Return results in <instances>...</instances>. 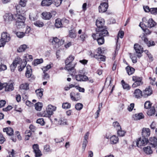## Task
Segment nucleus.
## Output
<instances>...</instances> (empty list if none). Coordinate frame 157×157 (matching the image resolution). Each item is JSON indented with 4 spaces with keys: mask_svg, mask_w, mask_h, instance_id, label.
I'll list each match as a JSON object with an SVG mask.
<instances>
[{
    "mask_svg": "<svg viewBox=\"0 0 157 157\" xmlns=\"http://www.w3.org/2000/svg\"><path fill=\"white\" fill-rule=\"evenodd\" d=\"M28 48L26 44H23L20 46L18 48L17 51L19 52H21L25 51L26 49Z\"/></svg>",
    "mask_w": 157,
    "mask_h": 157,
    "instance_id": "obj_34",
    "label": "nucleus"
},
{
    "mask_svg": "<svg viewBox=\"0 0 157 157\" xmlns=\"http://www.w3.org/2000/svg\"><path fill=\"white\" fill-rule=\"evenodd\" d=\"M132 80L135 82L132 85V87L135 88L143 84V82L142 81V78L141 77L136 76H133L132 77Z\"/></svg>",
    "mask_w": 157,
    "mask_h": 157,
    "instance_id": "obj_7",
    "label": "nucleus"
},
{
    "mask_svg": "<svg viewBox=\"0 0 157 157\" xmlns=\"http://www.w3.org/2000/svg\"><path fill=\"white\" fill-rule=\"evenodd\" d=\"M142 40H143L144 43L146 44L148 47L151 46H154L155 44V42L153 41L148 40L147 38L146 37L142 38Z\"/></svg>",
    "mask_w": 157,
    "mask_h": 157,
    "instance_id": "obj_27",
    "label": "nucleus"
},
{
    "mask_svg": "<svg viewBox=\"0 0 157 157\" xmlns=\"http://www.w3.org/2000/svg\"><path fill=\"white\" fill-rule=\"evenodd\" d=\"M26 0H20L19 4L20 6L23 7L26 6Z\"/></svg>",
    "mask_w": 157,
    "mask_h": 157,
    "instance_id": "obj_58",
    "label": "nucleus"
},
{
    "mask_svg": "<svg viewBox=\"0 0 157 157\" xmlns=\"http://www.w3.org/2000/svg\"><path fill=\"white\" fill-rule=\"evenodd\" d=\"M130 57L132 60V61L133 63H136L137 62V59L136 56L134 55H131Z\"/></svg>",
    "mask_w": 157,
    "mask_h": 157,
    "instance_id": "obj_59",
    "label": "nucleus"
},
{
    "mask_svg": "<svg viewBox=\"0 0 157 157\" xmlns=\"http://www.w3.org/2000/svg\"><path fill=\"white\" fill-rule=\"evenodd\" d=\"M56 109V107L55 106H53L52 105H48L46 108V111H44L42 114V117H49L53 114V112L55 111Z\"/></svg>",
    "mask_w": 157,
    "mask_h": 157,
    "instance_id": "obj_4",
    "label": "nucleus"
},
{
    "mask_svg": "<svg viewBox=\"0 0 157 157\" xmlns=\"http://www.w3.org/2000/svg\"><path fill=\"white\" fill-rule=\"evenodd\" d=\"M139 26L142 28L146 35H149L151 33V31L149 29L147 28H144V27L145 26H144V24L143 22H140L139 24Z\"/></svg>",
    "mask_w": 157,
    "mask_h": 157,
    "instance_id": "obj_26",
    "label": "nucleus"
},
{
    "mask_svg": "<svg viewBox=\"0 0 157 157\" xmlns=\"http://www.w3.org/2000/svg\"><path fill=\"white\" fill-rule=\"evenodd\" d=\"M36 122L42 125H43L45 124V122L44 121V119L42 118L38 119L36 120Z\"/></svg>",
    "mask_w": 157,
    "mask_h": 157,
    "instance_id": "obj_52",
    "label": "nucleus"
},
{
    "mask_svg": "<svg viewBox=\"0 0 157 157\" xmlns=\"http://www.w3.org/2000/svg\"><path fill=\"white\" fill-rule=\"evenodd\" d=\"M134 48L136 51V54L137 56L140 58L141 56V53L143 51V48L138 44H135Z\"/></svg>",
    "mask_w": 157,
    "mask_h": 157,
    "instance_id": "obj_9",
    "label": "nucleus"
},
{
    "mask_svg": "<svg viewBox=\"0 0 157 157\" xmlns=\"http://www.w3.org/2000/svg\"><path fill=\"white\" fill-rule=\"evenodd\" d=\"M32 71L31 66L28 65L26 66V71L25 73V76L28 78H29L31 75Z\"/></svg>",
    "mask_w": 157,
    "mask_h": 157,
    "instance_id": "obj_29",
    "label": "nucleus"
},
{
    "mask_svg": "<svg viewBox=\"0 0 157 157\" xmlns=\"http://www.w3.org/2000/svg\"><path fill=\"white\" fill-rule=\"evenodd\" d=\"M69 36L72 38H75L76 36V34L73 30H71L69 31Z\"/></svg>",
    "mask_w": 157,
    "mask_h": 157,
    "instance_id": "obj_50",
    "label": "nucleus"
},
{
    "mask_svg": "<svg viewBox=\"0 0 157 157\" xmlns=\"http://www.w3.org/2000/svg\"><path fill=\"white\" fill-rule=\"evenodd\" d=\"M74 59L75 57L72 55H70L65 60V69L67 70L71 75H75L76 73L75 67L76 65V63H75L74 64H72V62Z\"/></svg>",
    "mask_w": 157,
    "mask_h": 157,
    "instance_id": "obj_1",
    "label": "nucleus"
},
{
    "mask_svg": "<svg viewBox=\"0 0 157 157\" xmlns=\"http://www.w3.org/2000/svg\"><path fill=\"white\" fill-rule=\"evenodd\" d=\"M144 152L147 154L150 155L152 154L153 151L150 146H147L143 148Z\"/></svg>",
    "mask_w": 157,
    "mask_h": 157,
    "instance_id": "obj_33",
    "label": "nucleus"
},
{
    "mask_svg": "<svg viewBox=\"0 0 157 157\" xmlns=\"http://www.w3.org/2000/svg\"><path fill=\"white\" fill-rule=\"evenodd\" d=\"M62 1V0H54L52 3L56 7H58L60 5Z\"/></svg>",
    "mask_w": 157,
    "mask_h": 157,
    "instance_id": "obj_47",
    "label": "nucleus"
},
{
    "mask_svg": "<svg viewBox=\"0 0 157 157\" xmlns=\"http://www.w3.org/2000/svg\"><path fill=\"white\" fill-rule=\"evenodd\" d=\"M150 134V129L148 128H144L142 130V137L147 138L149 136Z\"/></svg>",
    "mask_w": 157,
    "mask_h": 157,
    "instance_id": "obj_16",
    "label": "nucleus"
},
{
    "mask_svg": "<svg viewBox=\"0 0 157 157\" xmlns=\"http://www.w3.org/2000/svg\"><path fill=\"white\" fill-rule=\"evenodd\" d=\"M117 133L119 136H123L125 133V132L124 131H123L121 130V129L120 130H117Z\"/></svg>",
    "mask_w": 157,
    "mask_h": 157,
    "instance_id": "obj_53",
    "label": "nucleus"
},
{
    "mask_svg": "<svg viewBox=\"0 0 157 157\" xmlns=\"http://www.w3.org/2000/svg\"><path fill=\"white\" fill-rule=\"evenodd\" d=\"M124 35V32L123 31H120L118 33V36L117 37V40L119 39V36L121 38H122Z\"/></svg>",
    "mask_w": 157,
    "mask_h": 157,
    "instance_id": "obj_61",
    "label": "nucleus"
},
{
    "mask_svg": "<svg viewBox=\"0 0 157 157\" xmlns=\"http://www.w3.org/2000/svg\"><path fill=\"white\" fill-rule=\"evenodd\" d=\"M152 93L151 88L150 87L146 88L145 89L143 90L142 92L143 97L144 98H147L151 95Z\"/></svg>",
    "mask_w": 157,
    "mask_h": 157,
    "instance_id": "obj_13",
    "label": "nucleus"
},
{
    "mask_svg": "<svg viewBox=\"0 0 157 157\" xmlns=\"http://www.w3.org/2000/svg\"><path fill=\"white\" fill-rule=\"evenodd\" d=\"M144 115L142 113L136 114L133 117L134 119L136 120H138L144 118Z\"/></svg>",
    "mask_w": 157,
    "mask_h": 157,
    "instance_id": "obj_32",
    "label": "nucleus"
},
{
    "mask_svg": "<svg viewBox=\"0 0 157 157\" xmlns=\"http://www.w3.org/2000/svg\"><path fill=\"white\" fill-rule=\"evenodd\" d=\"M71 106V104L68 102L64 103L62 105V108L65 109H69Z\"/></svg>",
    "mask_w": 157,
    "mask_h": 157,
    "instance_id": "obj_46",
    "label": "nucleus"
},
{
    "mask_svg": "<svg viewBox=\"0 0 157 157\" xmlns=\"http://www.w3.org/2000/svg\"><path fill=\"white\" fill-rule=\"evenodd\" d=\"M83 105L80 103H78L76 104L75 105V109L78 110H80L83 108Z\"/></svg>",
    "mask_w": 157,
    "mask_h": 157,
    "instance_id": "obj_51",
    "label": "nucleus"
},
{
    "mask_svg": "<svg viewBox=\"0 0 157 157\" xmlns=\"http://www.w3.org/2000/svg\"><path fill=\"white\" fill-rule=\"evenodd\" d=\"M21 59L19 57L16 58L13 61V63L10 66L11 70L12 71H13L14 69L17 67V64L20 63L21 62Z\"/></svg>",
    "mask_w": 157,
    "mask_h": 157,
    "instance_id": "obj_10",
    "label": "nucleus"
},
{
    "mask_svg": "<svg viewBox=\"0 0 157 157\" xmlns=\"http://www.w3.org/2000/svg\"><path fill=\"white\" fill-rule=\"evenodd\" d=\"M121 83H122V86L124 89H127V90L130 89V87L129 85L126 83L123 80L121 81Z\"/></svg>",
    "mask_w": 157,
    "mask_h": 157,
    "instance_id": "obj_44",
    "label": "nucleus"
},
{
    "mask_svg": "<svg viewBox=\"0 0 157 157\" xmlns=\"http://www.w3.org/2000/svg\"><path fill=\"white\" fill-rule=\"evenodd\" d=\"M43 89H38L36 90L35 91L37 97L39 99L41 98L43 95Z\"/></svg>",
    "mask_w": 157,
    "mask_h": 157,
    "instance_id": "obj_36",
    "label": "nucleus"
},
{
    "mask_svg": "<svg viewBox=\"0 0 157 157\" xmlns=\"http://www.w3.org/2000/svg\"><path fill=\"white\" fill-rule=\"evenodd\" d=\"M20 88L22 89L27 90L29 89V84L27 83L21 84L20 86Z\"/></svg>",
    "mask_w": 157,
    "mask_h": 157,
    "instance_id": "obj_42",
    "label": "nucleus"
},
{
    "mask_svg": "<svg viewBox=\"0 0 157 157\" xmlns=\"http://www.w3.org/2000/svg\"><path fill=\"white\" fill-rule=\"evenodd\" d=\"M2 86L3 89H4V90L6 91H12L14 89L13 84L12 83L8 84L7 83H4Z\"/></svg>",
    "mask_w": 157,
    "mask_h": 157,
    "instance_id": "obj_17",
    "label": "nucleus"
},
{
    "mask_svg": "<svg viewBox=\"0 0 157 157\" xmlns=\"http://www.w3.org/2000/svg\"><path fill=\"white\" fill-rule=\"evenodd\" d=\"M133 96L138 99L140 98L143 97L142 91L139 89H137L134 90Z\"/></svg>",
    "mask_w": 157,
    "mask_h": 157,
    "instance_id": "obj_18",
    "label": "nucleus"
},
{
    "mask_svg": "<svg viewBox=\"0 0 157 157\" xmlns=\"http://www.w3.org/2000/svg\"><path fill=\"white\" fill-rule=\"evenodd\" d=\"M63 25H67L69 23V21L68 19L64 17L61 19Z\"/></svg>",
    "mask_w": 157,
    "mask_h": 157,
    "instance_id": "obj_45",
    "label": "nucleus"
},
{
    "mask_svg": "<svg viewBox=\"0 0 157 157\" xmlns=\"http://www.w3.org/2000/svg\"><path fill=\"white\" fill-rule=\"evenodd\" d=\"M75 78L78 81H87L88 79L87 76L82 74L76 75Z\"/></svg>",
    "mask_w": 157,
    "mask_h": 157,
    "instance_id": "obj_19",
    "label": "nucleus"
},
{
    "mask_svg": "<svg viewBox=\"0 0 157 157\" xmlns=\"http://www.w3.org/2000/svg\"><path fill=\"white\" fill-rule=\"evenodd\" d=\"M150 12L151 14H157V8H153L150 9Z\"/></svg>",
    "mask_w": 157,
    "mask_h": 157,
    "instance_id": "obj_56",
    "label": "nucleus"
},
{
    "mask_svg": "<svg viewBox=\"0 0 157 157\" xmlns=\"http://www.w3.org/2000/svg\"><path fill=\"white\" fill-rule=\"evenodd\" d=\"M151 104L149 101H146L144 103V108L146 109H148L151 107Z\"/></svg>",
    "mask_w": 157,
    "mask_h": 157,
    "instance_id": "obj_54",
    "label": "nucleus"
},
{
    "mask_svg": "<svg viewBox=\"0 0 157 157\" xmlns=\"http://www.w3.org/2000/svg\"><path fill=\"white\" fill-rule=\"evenodd\" d=\"M3 131L6 132L9 136H11L13 135V129L10 127H6L3 129Z\"/></svg>",
    "mask_w": 157,
    "mask_h": 157,
    "instance_id": "obj_25",
    "label": "nucleus"
},
{
    "mask_svg": "<svg viewBox=\"0 0 157 157\" xmlns=\"http://www.w3.org/2000/svg\"><path fill=\"white\" fill-rule=\"evenodd\" d=\"M155 110L154 107H151L147 113L148 115L151 116L155 114Z\"/></svg>",
    "mask_w": 157,
    "mask_h": 157,
    "instance_id": "obj_40",
    "label": "nucleus"
},
{
    "mask_svg": "<svg viewBox=\"0 0 157 157\" xmlns=\"http://www.w3.org/2000/svg\"><path fill=\"white\" fill-rule=\"evenodd\" d=\"M52 43L53 44H57L58 45V47L59 45L63 44L64 43V41L61 40V41L60 40L58 39L57 37L53 38Z\"/></svg>",
    "mask_w": 157,
    "mask_h": 157,
    "instance_id": "obj_23",
    "label": "nucleus"
},
{
    "mask_svg": "<svg viewBox=\"0 0 157 157\" xmlns=\"http://www.w3.org/2000/svg\"><path fill=\"white\" fill-rule=\"evenodd\" d=\"M128 74L131 75L134 72L135 69L129 66H127L125 68Z\"/></svg>",
    "mask_w": 157,
    "mask_h": 157,
    "instance_id": "obj_30",
    "label": "nucleus"
},
{
    "mask_svg": "<svg viewBox=\"0 0 157 157\" xmlns=\"http://www.w3.org/2000/svg\"><path fill=\"white\" fill-rule=\"evenodd\" d=\"M5 141V139L2 134L0 133V144H2Z\"/></svg>",
    "mask_w": 157,
    "mask_h": 157,
    "instance_id": "obj_60",
    "label": "nucleus"
},
{
    "mask_svg": "<svg viewBox=\"0 0 157 157\" xmlns=\"http://www.w3.org/2000/svg\"><path fill=\"white\" fill-rule=\"evenodd\" d=\"M43 106L42 104L40 102H38L35 104V109L37 111H40Z\"/></svg>",
    "mask_w": 157,
    "mask_h": 157,
    "instance_id": "obj_39",
    "label": "nucleus"
},
{
    "mask_svg": "<svg viewBox=\"0 0 157 157\" xmlns=\"http://www.w3.org/2000/svg\"><path fill=\"white\" fill-rule=\"evenodd\" d=\"M134 106V103H131L130 105L128 106V110L129 111H131L133 109Z\"/></svg>",
    "mask_w": 157,
    "mask_h": 157,
    "instance_id": "obj_63",
    "label": "nucleus"
},
{
    "mask_svg": "<svg viewBox=\"0 0 157 157\" xmlns=\"http://www.w3.org/2000/svg\"><path fill=\"white\" fill-rule=\"evenodd\" d=\"M113 125L117 130L121 129V126L119 123L117 121H116L113 122Z\"/></svg>",
    "mask_w": 157,
    "mask_h": 157,
    "instance_id": "obj_41",
    "label": "nucleus"
},
{
    "mask_svg": "<svg viewBox=\"0 0 157 157\" xmlns=\"http://www.w3.org/2000/svg\"><path fill=\"white\" fill-rule=\"evenodd\" d=\"M70 96L71 99L74 101H77L81 99L80 94L79 93H75L72 92L70 93Z\"/></svg>",
    "mask_w": 157,
    "mask_h": 157,
    "instance_id": "obj_15",
    "label": "nucleus"
},
{
    "mask_svg": "<svg viewBox=\"0 0 157 157\" xmlns=\"http://www.w3.org/2000/svg\"><path fill=\"white\" fill-rule=\"evenodd\" d=\"M43 62V60L42 59H36L34 60V66H36L42 63Z\"/></svg>",
    "mask_w": 157,
    "mask_h": 157,
    "instance_id": "obj_49",
    "label": "nucleus"
},
{
    "mask_svg": "<svg viewBox=\"0 0 157 157\" xmlns=\"http://www.w3.org/2000/svg\"><path fill=\"white\" fill-rule=\"evenodd\" d=\"M34 24L36 26L39 27H42L44 25L43 22L39 20L35 21Z\"/></svg>",
    "mask_w": 157,
    "mask_h": 157,
    "instance_id": "obj_43",
    "label": "nucleus"
},
{
    "mask_svg": "<svg viewBox=\"0 0 157 157\" xmlns=\"http://www.w3.org/2000/svg\"><path fill=\"white\" fill-rule=\"evenodd\" d=\"M16 18L14 19L16 21V25L18 29H20L25 26L24 22L25 17L22 15L17 14L15 15Z\"/></svg>",
    "mask_w": 157,
    "mask_h": 157,
    "instance_id": "obj_3",
    "label": "nucleus"
},
{
    "mask_svg": "<svg viewBox=\"0 0 157 157\" xmlns=\"http://www.w3.org/2000/svg\"><path fill=\"white\" fill-rule=\"evenodd\" d=\"M6 42L1 38L0 39V47H3L6 44Z\"/></svg>",
    "mask_w": 157,
    "mask_h": 157,
    "instance_id": "obj_64",
    "label": "nucleus"
},
{
    "mask_svg": "<svg viewBox=\"0 0 157 157\" xmlns=\"http://www.w3.org/2000/svg\"><path fill=\"white\" fill-rule=\"evenodd\" d=\"M1 38L6 42H8L10 39V34L6 32H3L2 33Z\"/></svg>",
    "mask_w": 157,
    "mask_h": 157,
    "instance_id": "obj_20",
    "label": "nucleus"
},
{
    "mask_svg": "<svg viewBox=\"0 0 157 157\" xmlns=\"http://www.w3.org/2000/svg\"><path fill=\"white\" fill-rule=\"evenodd\" d=\"M27 64V61L26 60H25L24 61H23L21 62V65L20 67H18V71H22L23 69L26 66V65Z\"/></svg>",
    "mask_w": 157,
    "mask_h": 157,
    "instance_id": "obj_38",
    "label": "nucleus"
},
{
    "mask_svg": "<svg viewBox=\"0 0 157 157\" xmlns=\"http://www.w3.org/2000/svg\"><path fill=\"white\" fill-rule=\"evenodd\" d=\"M55 26L57 28L62 27L63 26L61 19L57 18L56 20Z\"/></svg>",
    "mask_w": 157,
    "mask_h": 157,
    "instance_id": "obj_31",
    "label": "nucleus"
},
{
    "mask_svg": "<svg viewBox=\"0 0 157 157\" xmlns=\"http://www.w3.org/2000/svg\"><path fill=\"white\" fill-rule=\"evenodd\" d=\"M100 32H97L96 34L94 33L92 35V36L94 40H97L99 45H102L104 43V36L102 34L100 35Z\"/></svg>",
    "mask_w": 157,
    "mask_h": 157,
    "instance_id": "obj_6",
    "label": "nucleus"
},
{
    "mask_svg": "<svg viewBox=\"0 0 157 157\" xmlns=\"http://www.w3.org/2000/svg\"><path fill=\"white\" fill-rule=\"evenodd\" d=\"M33 152L35 154V157H40L42 154L39 148V146L37 144H34L33 146Z\"/></svg>",
    "mask_w": 157,
    "mask_h": 157,
    "instance_id": "obj_12",
    "label": "nucleus"
},
{
    "mask_svg": "<svg viewBox=\"0 0 157 157\" xmlns=\"http://www.w3.org/2000/svg\"><path fill=\"white\" fill-rule=\"evenodd\" d=\"M149 141L152 147L156 148H157V138L154 137H150Z\"/></svg>",
    "mask_w": 157,
    "mask_h": 157,
    "instance_id": "obj_21",
    "label": "nucleus"
},
{
    "mask_svg": "<svg viewBox=\"0 0 157 157\" xmlns=\"http://www.w3.org/2000/svg\"><path fill=\"white\" fill-rule=\"evenodd\" d=\"M148 140L147 138L140 137L135 141L136 145L138 147L146 145L148 142Z\"/></svg>",
    "mask_w": 157,
    "mask_h": 157,
    "instance_id": "obj_8",
    "label": "nucleus"
},
{
    "mask_svg": "<svg viewBox=\"0 0 157 157\" xmlns=\"http://www.w3.org/2000/svg\"><path fill=\"white\" fill-rule=\"evenodd\" d=\"M91 56H93L94 57L97 59L99 61H104L105 59V57L103 55L101 54H96L93 55V54H91Z\"/></svg>",
    "mask_w": 157,
    "mask_h": 157,
    "instance_id": "obj_24",
    "label": "nucleus"
},
{
    "mask_svg": "<svg viewBox=\"0 0 157 157\" xmlns=\"http://www.w3.org/2000/svg\"><path fill=\"white\" fill-rule=\"evenodd\" d=\"M79 37L82 41L83 42L85 40L86 38L87 37V36L86 34L85 33L82 32Z\"/></svg>",
    "mask_w": 157,
    "mask_h": 157,
    "instance_id": "obj_48",
    "label": "nucleus"
},
{
    "mask_svg": "<svg viewBox=\"0 0 157 157\" xmlns=\"http://www.w3.org/2000/svg\"><path fill=\"white\" fill-rule=\"evenodd\" d=\"M41 15L42 18L46 20L50 19L52 17V13L50 12H44Z\"/></svg>",
    "mask_w": 157,
    "mask_h": 157,
    "instance_id": "obj_22",
    "label": "nucleus"
},
{
    "mask_svg": "<svg viewBox=\"0 0 157 157\" xmlns=\"http://www.w3.org/2000/svg\"><path fill=\"white\" fill-rule=\"evenodd\" d=\"M52 3V0H42L41 2V5L42 6H49Z\"/></svg>",
    "mask_w": 157,
    "mask_h": 157,
    "instance_id": "obj_28",
    "label": "nucleus"
},
{
    "mask_svg": "<svg viewBox=\"0 0 157 157\" xmlns=\"http://www.w3.org/2000/svg\"><path fill=\"white\" fill-rule=\"evenodd\" d=\"M118 138L115 136H112L110 138V141L112 144H116L118 141Z\"/></svg>",
    "mask_w": 157,
    "mask_h": 157,
    "instance_id": "obj_37",
    "label": "nucleus"
},
{
    "mask_svg": "<svg viewBox=\"0 0 157 157\" xmlns=\"http://www.w3.org/2000/svg\"><path fill=\"white\" fill-rule=\"evenodd\" d=\"M105 21L104 19L98 18L96 20V25L98 28L96 30L97 32H100V35L102 34L104 36H107L109 33L106 30L105 27L104 26Z\"/></svg>",
    "mask_w": 157,
    "mask_h": 157,
    "instance_id": "obj_2",
    "label": "nucleus"
},
{
    "mask_svg": "<svg viewBox=\"0 0 157 157\" xmlns=\"http://www.w3.org/2000/svg\"><path fill=\"white\" fill-rule=\"evenodd\" d=\"M16 35L18 37L22 38L25 36V33L22 32H18L16 33Z\"/></svg>",
    "mask_w": 157,
    "mask_h": 157,
    "instance_id": "obj_55",
    "label": "nucleus"
},
{
    "mask_svg": "<svg viewBox=\"0 0 157 157\" xmlns=\"http://www.w3.org/2000/svg\"><path fill=\"white\" fill-rule=\"evenodd\" d=\"M88 143L87 140H84L82 143V149L84 151Z\"/></svg>",
    "mask_w": 157,
    "mask_h": 157,
    "instance_id": "obj_62",
    "label": "nucleus"
},
{
    "mask_svg": "<svg viewBox=\"0 0 157 157\" xmlns=\"http://www.w3.org/2000/svg\"><path fill=\"white\" fill-rule=\"evenodd\" d=\"M3 18L5 21L6 23H9L12 21L15 17H14L13 15L11 13L6 14L4 16Z\"/></svg>",
    "mask_w": 157,
    "mask_h": 157,
    "instance_id": "obj_14",
    "label": "nucleus"
},
{
    "mask_svg": "<svg viewBox=\"0 0 157 157\" xmlns=\"http://www.w3.org/2000/svg\"><path fill=\"white\" fill-rule=\"evenodd\" d=\"M7 69V67L6 65L1 64L0 65V71H4Z\"/></svg>",
    "mask_w": 157,
    "mask_h": 157,
    "instance_id": "obj_57",
    "label": "nucleus"
},
{
    "mask_svg": "<svg viewBox=\"0 0 157 157\" xmlns=\"http://www.w3.org/2000/svg\"><path fill=\"white\" fill-rule=\"evenodd\" d=\"M58 124L62 125L67 124V120L64 117H61L59 119Z\"/></svg>",
    "mask_w": 157,
    "mask_h": 157,
    "instance_id": "obj_35",
    "label": "nucleus"
},
{
    "mask_svg": "<svg viewBox=\"0 0 157 157\" xmlns=\"http://www.w3.org/2000/svg\"><path fill=\"white\" fill-rule=\"evenodd\" d=\"M142 22H141L144 24V26L145 27H147L150 28L155 27L156 24L152 18L147 20L146 17H144L142 18Z\"/></svg>",
    "mask_w": 157,
    "mask_h": 157,
    "instance_id": "obj_5",
    "label": "nucleus"
},
{
    "mask_svg": "<svg viewBox=\"0 0 157 157\" xmlns=\"http://www.w3.org/2000/svg\"><path fill=\"white\" fill-rule=\"evenodd\" d=\"M108 7V3L107 2H103L101 3L98 7L99 12L103 13L107 11Z\"/></svg>",
    "mask_w": 157,
    "mask_h": 157,
    "instance_id": "obj_11",
    "label": "nucleus"
}]
</instances>
